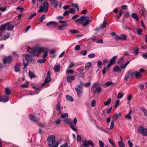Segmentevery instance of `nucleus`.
I'll return each mask as SVG.
<instances>
[{
	"label": "nucleus",
	"instance_id": "774afa93",
	"mask_svg": "<svg viewBox=\"0 0 147 147\" xmlns=\"http://www.w3.org/2000/svg\"><path fill=\"white\" fill-rule=\"evenodd\" d=\"M80 147H89L88 145L86 144L85 143V142H84V144L81 145Z\"/></svg>",
	"mask_w": 147,
	"mask_h": 147
},
{
	"label": "nucleus",
	"instance_id": "a878e982",
	"mask_svg": "<svg viewBox=\"0 0 147 147\" xmlns=\"http://www.w3.org/2000/svg\"><path fill=\"white\" fill-rule=\"evenodd\" d=\"M20 71V66L19 65H16L15 67V71L16 72H18Z\"/></svg>",
	"mask_w": 147,
	"mask_h": 147
},
{
	"label": "nucleus",
	"instance_id": "69168bd1",
	"mask_svg": "<svg viewBox=\"0 0 147 147\" xmlns=\"http://www.w3.org/2000/svg\"><path fill=\"white\" fill-rule=\"evenodd\" d=\"M99 145L100 147H104V144L103 142L99 140Z\"/></svg>",
	"mask_w": 147,
	"mask_h": 147
},
{
	"label": "nucleus",
	"instance_id": "bb28decb",
	"mask_svg": "<svg viewBox=\"0 0 147 147\" xmlns=\"http://www.w3.org/2000/svg\"><path fill=\"white\" fill-rule=\"evenodd\" d=\"M2 101L3 102H5L8 101L9 100V97L8 96H4L1 98Z\"/></svg>",
	"mask_w": 147,
	"mask_h": 147
},
{
	"label": "nucleus",
	"instance_id": "dca6fc26",
	"mask_svg": "<svg viewBox=\"0 0 147 147\" xmlns=\"http://www.w3.org/2000/svg\"><path fill=\"white\" fill-rule=\"evenodd\" d=\"M84 142L86 144L88 145H90L92 147H94V145L93 142L90 140H85Z\"/></svg>",
	"mask_w": 147,
	"mask_h": 147
},
{
	"label": "nucleus",
	"instance_id": "9b49d317",
	"mask_svg": "<svg viewBox=\"0 0 147 147\" xmlns=\"http://www.w3.org/2000/svg\"><path fill=\"white\" fill-rule=\"evenodd\" d=\"M75 77L73 75L71 76L69 75L67 77V81L69 83H71L72 82V81L75 80Z\"/></svg>",
	"mask_w": 147,
	"mask_h": 147
},
{
	"label": "nucleus",
	"instance_id": "13d9d810",
	"mask_svg": "<svg viewBox=\"0 0 147 147\" xmlns=\"http://www.w3.org/2000/svg\"><path fill=\"white\" fill-rule=\"evenodd\" d=\"M102 64V62L100 60H98L97 62L98 67L100 68L101 67V66Z\"/></svg>",
	"mask_w": 147,
	"mask_h": 147
},
{
	"label": "nucleus",
	"instance_id": "412c9836",
	"mask_svg": "<svg viewBox=\"0 0 147 147\" xmlns=\"http://www.w3.org/2000/svg\"><path fill=\"white\" fill-rule=\"evenodd\" d=\"M121 69L120 67L117 65L115 66L113 69V71L114 72H116L120 71Z\"/></svg>",
	"mask_w": 147,
	"mask_h": 147
},
{
	"label": "nucleus",
	"instance_id": "cd10ccee",
	"mask_svg": "<svg viewBox=\"0 0 147 147\" xmlns=\"http://www.w3.org/2000/svg\"><path fill=\"white\" fill-rule=\"evenodd\" d=\"M60 65H55L54 67V69L55 72H59L60 70Z\"/></svg>",
	"mask_w": 147,
	"mask_h": 147
},
{
	"label": "nucleus",
	"instance_id": "1a4fd4ad",
	"mask_svg": "<svg viewBox=\"0 0 147 147\" xmlns=\"http://www.w3.org/2000/svg\"><path fill=\"white\" fill-rule=\"evenodd\" d=\"M102 90V88L101 87L98 86L96 89H92L91 91L93 93H97L98 94L101 92Z\"/></svg>",
	"mask_w": 147,
	"mask_h": 147
},
{
	"label": "nucleus",
	"instance_id": "c9c22d12",
	"mask_svg": "<svg viewBox=\"0 0 147 147\" xmlns=\"http://www.w3.org/2000/svg\"><path fill=\"white\" fill-rule=\"evenodd\" d=\"M133 51L136 55H137L139 53V49L138 47L134 48Z\"/></svg>",
	"mask_w": 147,
	"mask_h": 147
},
{
	"label": "nucleus",
	"instance_id": "7c9ffc66",
	"mask_svg": "<svg viewBox=\"0 0 147 147\" xmlns=\"http://www.w3.org/2000/svg\"><path fill=\"white\" fill-rule=\"evenodd\" d=\"M92 66V64L90 62L86 63L85 64V67L86 68H89Z\"/></svg>",
	"mask_w": 147,
	"mask_h": 147
},
{
	"label": "nucleus",
	"instance_id": "680f3d73",
	"mask_svg": "<svg viewBox=\"0 0 147 147\" xmlns=\"http://www.w3.org/2000/svg\"><path fill=\"white\" fill-rule=\"evenodd\" d=\"M68 144L67 142H65L64 144H62L59 147H68Z\"/></svg>",
	"mask_w": 147,
	"mask_h": 147
},
{
	"label": "nucleus",
	"instance_id": "f8f14e48",
	"mask_svg": "<svg viewBox=\"0 0 147 147\" xmlns=\"http://www.w3.org/2000/svg\"><path fill=\"white\" fill-rule=\"evenodd\" d=\"M6 24L7 30L9 31H12L14 27V26L13 25L11 24L10 23L8 22Z\"/></svg>",
	"mask_w": 147,
	"mask_h": 147
},
{
	"label": "nucleus",
	"instance_id": "c756f323",
	"mask_svg": "<svg viewBox=\"0 0 147 147\" xmlns=\"http://www.w3.org/2000/svg\"><path fill=\"white\" fill-rule=\"evenodd\" d=\"M132 17L134 19H136L137 21H138L139 19L137 14L135 13H133L131 15Z\"/></svg>",
	"mask_w": 147,
	"mask_h": 147
},
{
	"label": "nucleus",
	"instance_id": "8fccbe9b",
	"mask_svg": "<svg viewBox=\"0 0 147 147\" xmlns=\"http://www.w3.org/2000/svg\"><path fill=\"white\" fill-rule=\"evenodd\" d=\"M68 115L67 113H65L62 114L61 115V117L62 118H65V117H68Z\"/></svg>",
	"mask_w": 147,
	"mask_h": 147
},
{
	"label": "nucleus",
	"instance_id": "4be33fe9",
	"mask_svg": "<svg viewBox=\"0 0 147 147\" xmlns=\"http://www.w3.org/2000/svg\"><path fill=\"white\" fill-rule=\"evenodd\" d=\"M114 84V83H113L111 81H109L104 84L103 86L104 88H107L109 86L112 84Z\"/></svg>",
	"mask_w": 147,
	"mask_h": 147
},
{
	"label": "nucleus",
	"instance_id": "0eeeda50",
	"mask_svg": "<svg viewBox=\"0 0 147 147\" xmlns=\"http://www.w3.org/2000/svg\"><path fill=\"white\" fill-rule=\"evenodd\" d=\"M131 77H135L138 79H140L142 77V74L140 72L137 71H135L133 72H132Z\"/></svg>",
	"mask_w": 147,
	"mask_h": 147
},
{
	"label": "nucleus",
	"instance_id": "603ef678",
	"mask_svg": "<svg viewBox=\"0 0 147 147\" xmlns=\"http://www.w3.org/2000/svg\"><path fill=\"white\" fill-rule=\"evenodd\" d=\"M114 126V121H112L111 123V125L109 129H112Z\"/></svg>",
	"mask_w": 147,
	"mask_h": 147
},
{
	"label": "nucleus",
	"instance_id": "6e6d98bb",
	"mask_svg": "<svg viewBox=\"0 0 147 147\" xmlns=\"http://www.w3.org/2000/svg\"><path fill=\"white\" fill-rule=\"evenodd\" d=\"M45 18V15L43 14L42 15L40 18L39 21L40 22H42L44 18Z\"/></svg>",
	"mask_w": 147,
	"mask_h": 147
},
{
	"label": "nucleus",
	"instance_id": "f704fd0d",
	"mask_svg": "<svg viewBox=\"0 0 147 147\" xmlns=\"http://www.w3.org/2000/svg\"><path fill=\"white\" fill-rule=\"evenodd\" d=\"M119 115L121 116V114L120 113H119V114H115L113 116V121H115L117 120L118 119V116Z\"/></svg>",
	"mask_w": 147,
	"mask_h": 147
},
{
	"label": "nucleus",
	"instance_id": "f03ea898",
	"mask_svg": "<svg viewBox=\"0 0 147 147\" xmlns=\"http://www.w3.org/2000/svg\"><path fill=\"white\" fill-rule=\"evenodd\" d=\"M39 10L38 11V13L45 11L47 12L49 9V5L47 1H45L42 3L39 7Z\"/></svg>",
	"mask_w": 147,
	"mask_h": 147
},
{
	"label": "nucleus",
	"instance_id": "338daca9",
	"mask_svg": "<svg viewBox=\"0 0 147 147\" xmlns=\"http://www.w3.org/2000/svg\"><path fill=\"white\" fill-rule=\"evenodd\" d=\"M142 111L143 112L146 116H147V111L144 108H142Z\"/></svg>",
	"mask_w": 147,
	"mask_h": 147
},
{
	"label": "nucleus",
	"instance_id": "423d86ee",
	"mask_svg": "<svg viewBox=\"0 0 147 147\" xmlns=\"http://www.w3.org/2000/svg\"><path fill=\"white\" fill-rule=\"evenodd\" d=\"M117 56H114L110 60L109 62L107 65V68L109 69L111 65L112 64H114L116 60L117 59Z\"/></svg>",
	"mask_w": 147,
	"mask_h": 147
},
{
	"label": "nucleus",
	"instance_id": "0e129e2a",
	"mask_svg": "<svg viewBox=\"0 0 147 147\" xmlns=\"http://www.w3.org/2000/svg\"><path fill=\"white\" fill-rule=\"evenodd\" d=\"M95 57V54L94 53H92L90 54H89L88 55V57L89 58H92L94 57Z\"/></svg>",
	"mask_w": 147,
	"mask_h": 147
},
{
	"label": "nucleus",
	"instance_id": "4c0bfd02",
	"mask_svg": "<svg viewBox=\"0 0 147 147\" xmlns=\"http://www.w3.org/2000/svg\"><path fill=\"white\" fill-rule=\"evenodd\" d=\"M87 51L85 50H84L80 52V54L83 56L86 55L87 54Z\"/></svg>",
	"mask_w": 147,
	"mask_h": 147
},
{
	"label": "nucleus",
	"instance_id": "a19ab883",
	"mask_svg": "<svg viewBox=\"0 0 147 147\" xmlns=\"http://www.w3.org/2000/svg\"><path fill=\"white\" fill-rule=\"evenodd\" d=\"M129 63V61H127L124 65H123L121 67V69H125L126 67V66H127V65H128Z\"/></svg>",
	"mask_w": 147,
	"mask_h": 147
},
{
	"label": "nucleus",
	"instance_id": "393cba45",
	"mask_svg": "<svg viewBox=\"0 0 147 147\" xmlns=\"http://www.w3.org/2000/svg\"><path fill=\"white\" fill-rule=\"evenodd\" d=\"M87 18L86 20V22H84L83 24V26H85L88 24L89 23H90L92 21L91 20H89L88 19V18Z\"/></svg>",
	"mask_w": 147,
	"mask_h": 147
},
{
	"label": "nucleus",
	"instance_id": "de8ad7c7",
	"mask_svg": "<svg viewBox=\"0 0 147 147\" xmlns=\"http://www.w3.org/2000/svg\"><path fill=\"white\" fill-rule=\"evenodd\" d=\"M107 25V23L105 21H104L102 24L100 25L101 28L102 29H103L104 28L106 27Z\"/></svg>",
	"mask_w": 147,
	"mask_h": 147
},
{
	"label": "nucleus",
	"instance_id": "4468645a",
	"mask_svg": "<svg viewBox=\"0 0 147 147\" xmlns=\"http://www.w3.org/2000/svg\"><path fill=\"white\" fill-rule=\"evenodd\" d=\"M39 50L40 53L41 52L44 53H48L49 51L48 48L43 47H39Z\"/></svg>",
	"mask_w": 147,
	"mask_h": 147
},
{
	"label": "nucleus",
	"instance_id": "3c124183",
	"mask_svg": "<svg viewBox=\"0 0 147 147\" xmlns=\"http://www.w3.org/2000/svg\"><path fill=\"white\" fill-rule=\"evenodd\" d=\"M84 86L83 83L81 81L80 82V84H78V86L79 88L81 89H82V87Z\"/></svg>",
	"mask_w": 147,
	"mask_h": 147
},
{
	"label": "nucleus",
	"instance_id": "864d4df0",
	"mask_svg": "<svg viewBox=\"0 0 147 147\" xmlns=\"http://www.w3.org/2000/svg\"><path fill=\"white\" fill-rule=\"evenodd\" d=\"M109 141L110 143L113 146V147H115V144L111 139L108 138Z\"/></svg>",
	"mask_w": 147,
	"mask_h": 147
},
{
	"label": "nucleus",
	"instance_id": "58836bf2",
	"mask_svg": "<svg viewBox=\"0 0 147 147\" xmlns=\"http://www.w3.org/2000/svg\"><path fill=\"white\" fill-rule=\"evenodd\" d=\"M118 145L119 147H125V145L122 141H119L118 142Z\"/></svg>",
	"mask_w": 147,
	"mask_h": 147
},
{
	"label": "nucleus",
	"instance_id": "5fc2aeb1",
	"mask_svg": "<svg viewBox=\"0 0 147 147\" xmlns=\"http://www.w3.org/2000/svg\"><path fill=\"white\" fill-rule=\"evenodd\" d=\"M34 49H31L30 47H28L27 51L33 54V53L34 51Z\"/></svg>",
	"mask_w": 147,
	"mask_h": 147
},
{
	"label": "nucleus",
	"instance_id": "f257e3e1",
	"mask_svg": "<svg viewBox=\"0 0 147 147\" xmlns=\"http://www.w3.org/2000/svg\"><path fill=\"white\" fill-rule=\"evenodd\" d=\"M47 141L49 142L48 145L49 147H58L59 141L55 139V137L54 135H51L48 137Z\"/></svg>",
	"mask_w": 147,
	"mask_h": 147
},
{
	"label": "nucleus",
	"instance_id": "b1692460",
	"mask_svg": "<svg viewBox=\"0 0 147 147\" xmlns=\"http://www.w3.org/2000/svg\"><path fill=\"white\" fill-rule=\"evenodd\" d=\"M71 122L69 123V126L71 128V129L74 131H77V129L76 128L74 127V123H73V121L72 120L71 121Z\"/></svg>",
	"mask_w": 147,
	"mask_h": 147
},
{
	"label": "nucleus",
	"instance_id": "39448f33",
	"mask_svg": "<svg viewBox=\"0 0 147 147\" xmlns=\"http://www.w3.org/2000/svg\"><path fill=\"white\" fill-rule=\"evenodd\" d=\"M50 76V72L49 71H48L47 73V77L45 79L44 82L42 84V86H44L51 81V79Z\"/></svg>",
	"mask_w": 147,
	"mask_h": 147
},
{
	"label": "nucleus",
	"instance_id": "a18cd8bd",
	"mask_svg": "<svg viewBox=\"0 0 147 147\" xmlns=\"http://www.w3.org/2000/svg\"><path fill=\"white\" fill-rule=\"evenodd\" d=\"M69 32L71 34H76L79 32L78 30L72 29L69 30Z\"/></svg>",
	"mask_w": 147,
	"mask_h": 147
},
{
	"label": "nucleus",
	"instance_id": "473e14b6",
	"mask_svg": "<svg viewBox=\"0 0 147 147\" xmlns=\"http://www.w3.org/2000/svg\"><path fill=\"white\" fill-rule=\"evenodd\" d=\"M111 98H109L107 101L104 102V104L105 106H107L109 105L111 102Z\"/></svg>",
	"mask_w": 147,
	"mask_h": 147
},
{
	"label": "nucleus",
	"instance_id": "2f4dec72",
	"mask_svg": "<svg viewBox=\"0 0 147 147\" xmlns=\"http://www.w3.org/2000/svg\"><path fill=\"white\" fill-rule=\"evenodd\" d=\"M29 74V76L31 79L36 77V76L35 75L34 72L30 71Z\"/></svg>",
	"mask_w": 147,
	"mask_h": 147
},
{
	"label": "nucleus",
	"instance_id": "ddd939ff",
	"mask_svg": "<svg viewBox=\"0 0 147 147\" xmlns=\"http://www.w3.org/2000/svg\"><path fill=\"white\" fill-rule=\"evenodd\" d=\"M68 26V24L67 23L61 25L59 26L58 28V29L59 30H61L65 29Z\"/></svg>",
	"mask_w": 147,
	"mask_h": 147
},
{
	"label": "nucleus",
	"instance_id": "5701e85b",
	"mask_svg": "<svg viewBox=\"0 0 147 147\" xmlns=\"http://www.w3.org/2000/svg\"><path fill=\"white\" fill-rule=\"evenodd\" d=\"M51 4L52 5H55L54 7L56 8L57 7L58 3L56 0H50Z\"/></svg>",
	"mask_w": 147,
	"mask_h": 147
},
{
	"label": "nucleus",
	"instance_id": "ea45409f",
	"mask_svg": "<svg viewBox=\"0 0 147 147\" xmlns=\"http://www.w3.org/2000/svg\"><path fill=\"white\" fill-rule=\"evenodd\" d=\"M120 39L125 40L127 38V36L125 34L121 35L120 36Z\"/></svg>",
	"mask_w": 147,
	"mask_h": 147
},
{
	"label": "nucleus",
	"instance_id": "052dcab7",
	"mask_svg": "<svg viewBox=\"0 0 147 147\" xmlns=\"http://www.w3.org/2000/svg\"><path fill=\"white\" fill-rule=\"evenodd\" d=\"M82 138L81 136L79 135L77 136V141L78 142H80L81 141Z\"/></svg>",
	"mask_w": 147,
	"mask_h": 147
},
{
	"label": "nucleus",
	"instance_id": "aec40b11",
	"mask_svg": "<svg viewBox=\"0 0 147 147\" xmlns=\"http://www.w3.org/2000/svg\"><path fill=\"white\" fill-rule=\"evenodd\" d=\"M7 24L6 23L4 24H1L0 26V31L1 30L2 31L6 30L7 28Z\"/></svg>",
	"mask_w": 147,
	"mask_h": 147
},
{
	"label": "nucleus",
	"instance_id": "79ce46f5",
	"mask_svg": "<svg viewBox=\"0 0 147 147\" xmlns=\"http://www.w3.org/2000/svg\"><path fill=\"white\" fill-rule=\"evenodd\" d=\"M72 7H75L76 8L77 10L78 11L79 10V7L77 3H72L71 5Z\"/></svg>",
	"mask_w": 147,
	"mask_h": 147
},
{
	"label": "nucleus",
	"instance_id": "37998d69",
	"mask_svg": "<svg viewBox=\"0 0 147 147\" xmlns=\"http://www.w3.org/2000/svg\"><path fill=\"white\" fill-rule=\"evenodd\" d=\"M5 93L7 95H9L10 94V89L8 88H6L5 89Z\"/></svg>",
	"mask_w": 147,
	"mask_h": 147
},
{
	"label": "nucleus",
	"instance_id": "09e8293b",
	"mask_svg": "<svg viewBox=\"0 0 147 147\" xmlns=\"http://www.w3.org/2000/svg\"><path fill=\"white\" fill-rule=\"evenodd\" d=\"M74 71L72 69L67 70H66V73L67 74L70 73L71 74H74Z\"/></svg>",
	"mask_w": 147,
	"mask_h": 147
},
{
	"label": "nucleus",
	"instance_id": "49530a36",
	"mask_svg": "<svg viewBox=\"0 0 147 147\" xmlns=\"http://www.w3.org/2000/svg\"><path fill=\"white\" fill-rule=\"evenodd\" d=\"M123 96V94L122 93H119L117 96V98L119 99L121 98Z\"/></svg>",
	"mask_w": 147,
	"mask_h": 147
},
{
	"label": "nucleus",
	"instance_id": "e2e57ef3",
	"mask_svg": "<svg viewBox=\"0 0 147 147\" xmlns=\"http://www.w3.org/2000/svg\"><path fill=\"white\" fill-rule=\"evenodd\" d=\"M75 51H78L80 49V47L79 45H76L75 47Z\"/></svg>",
	"mask_w": 147,
	"mask_h": 147
},
{
	"label": "nucleus",
	"instance_id": "4d7b16f0",
	"mask_svg": "<svg viewBox=\"0 0 147 147\" xmlns=\"http://www.w3.org/2000/svg\"><path fill=\"white\" fill-rule=\"evenodd\" d=\"M76 11V10L73 8H71L69 10V12L71 13L74 14L75 13Z\"/></svg>",
	"mask_w": 147,
	"mask_h": 147
},
{
	"label": "nucleus",
	"instance_id": "7ed1b4c3",
	"mask_svg": "<svg viewBox=\"0 0 147 147\" xmlns=\"http://www.w3.org/2000/svg\"><path fill=\"white\" fill-rule=\"evenodd\" d=\"M138 132L141 134L143 136H147V129L144 127L142 126H140L138 129Z\"/></svg>",
	"mask_w": 147,
	"mask_h": 147
},
{
	"label": "nucleus",
	"instance_id": "c85d7f7f",
	"mask_svg": "<svg viewBox=\"0 0 147 147\" xmlns=\"http://www.w3.org/2000/svg\"><path fill=\"white\" fill-rule=\"evenodd\" d=\"M10 36V34L7 33L6 35H5L2 38V39L3 40H6L9 38Z\"/></svg>",
	"mask_w": 147,
	"mask_h": 147
},
{
	"label": "nucleus",
	"instance_id": "20e7f679",
	"mask_svg": "<svg viewBox=\"0 0 147 147\" xmlns=\"http://www.w3.org/2000/svg\"><path fill=\"white\" fill-rule=\"evenodd\" d=\"M29 116L30 120L35 123H36L38 125L40 126H42V125L39 122V118L36 119L35 116L33 114H30ZM43 126V125H42Z\"/></svg>",
	"mask_w": 147,
	"mask_h": 147
},
{
	"label": "nucleus",
	"instance_id": "e433bc0d",
	"mask_svg": "<svg viewBox=\"0 0 147 147\" xmlns=\"http://www.w3.org/2000/svg\"><path fill=\"white\" fill-rule=\"evenodd\" d=\"M66 98L69 101H71L72 102L74 101V99L73 98L70 96L68 95H67Z\"/></svg>",
	"mask_w": 147,
	"mask_h": 147
},
{
	"label": "nucleus",
	"instance_id": "bf43d9fd",
	"mask_svg": "<svg viewBox=\"0 0 147 147\" xmlns=\"http://www.w3.org/2000/svg\"><path fill=\"white\" fill-rule=\"evenodd\" d=\"M23 64L24 65V67H23V69H25L26 67L28 65V62H26L25 63V61L24 60H23Z\"/></svg>",
	"mask_w": 147,
	"mask_h": 147
},
{
	"label": "nucleus",
	"instance_id": "2eb2a0df",
	"mask_svg": "<svg viewBox=\"0 0 147 147\" xmlns=\"http://www.w3.org/2000/svg\"><path fill=\"white\" fill-rule=\"evenodd\" d=\"M86 18H88V17H84V16H82L80 18L76 20L75 21L76 23H80L82 22L84 20V19Z\"/></svg>",
	"mask_w": 147,
	"mask_h": 147
},
{
	"label": "nucleus",
	"instance_id": "6e6552de",
	"mask_svg": "<svg viewBox=\"0 0 147 147\" xmlns=\"http://www.w3.org/2000/svg\"><path fill=\"white\" fill-rule=\"evenodd\" d=\"M11 57L9 56L5 57L3 59V63L5 64L9 63H10L12 60Z\"/></svg>",
	"mask_w": 147,
	"mask_h": 147
},
{
	"label": "nucleus",
	"instance_id": "9d476101",
	"mask_svg": "<svg viewBox=\"0 0 147 147\" xmlns=\"http://www.w3.org/2000/svg\"><path fill=\"white\" fill-rule=\"evenodd\" d=\"M32 54L34 56L35 55L38 57L40 55V53L39 50V47L34 48Z\"/></svg>",
	"mask_w": 147,
	"mask_h": 147
},
{
	"label": "nucleus",
	"instance_id": "f3484780",
	"mask_svg": "<svg viewBox=\"0 0 147 147\" xmlns=\"http://www.w3.org/2000/svg\"><path fill=\"white\" fill-rule=\"evenodd\" d=\"M75 89L77 92L78 96L79 97H81L83 94V92L82 90L78 88H76Z\"/></svg>",
	"mask_w": 147,
	"mask_h": 147
},
{
	"label": "nucleus",
	"instance_id": "c03bdc74",
	"mask_svg": "<svg viewBox=\"0 0 147 147\" xmlns=\"http://www.w3.org/2000/svg\"><path fill=\"white\" fill-rule=\"evenodd\" d=\"M46 59H39L37 61V62L40 63H42L45 62Z\"/></svg>",
	"mask_w": 147,
	"mask_h": 147
},
{
	"label": "nucleus",
	"instance_id": "a211bd4d",
	"mask_svg": "<svg viewBox=\"0 0 147 147\" xmlns=\"http://www.w3.org/2000/svg\"><path fill=\"white\" fill-rule=\"evenodd\" d=\"M23 56L26 57L25 59L26 61H31L32 60V56L28 55H24Z\"/></svg>",
	"mask_w": 147,
	"mask_h": 147
},
{
	"label": "nucleus",
	"instance_id": "72a5a7b5",
	"mask_svg": "<svg viewBox=\"0 0 147 147\" xmlns=\"http://www.w3.org/2000/svg\"><path fill=\"white\" fill-rule=\"evenodd\" d=\"M57 24V23L56 22H53V21H50L48 22L47 24V26H49V25L53 24L54 26H56Z\"/></svg>",
	"mask_w": 147,
	"mask_h": 147
},
{
	"label": "nucleus",
	"instance_id": "6ab92c4d",
	"mask_svg": "<svg viewBox=\"0 0 147 147\" xmlns=\"http://www.w3.org/2000/svg\"><path fill=\"white\" fill-rule=\"evenodd\" d=\"M132 72H127V73L126 74L125 76L124 77L125 80L127 81L128 79H130V77H131Z\"/></svg>",
	"mask_w": 147,
	"mask_h": 147
}]
</instances>
